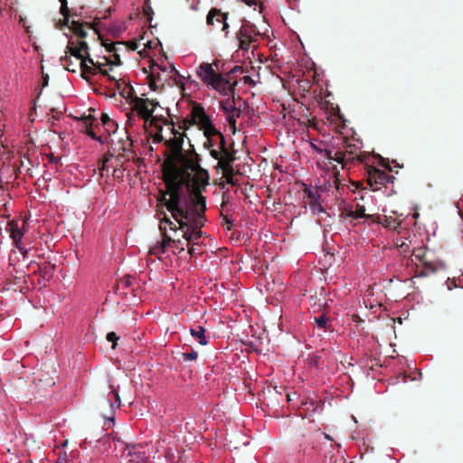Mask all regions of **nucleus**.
Masks as SVG:
<instances>
[{
    "label": "nucleus",
    "mask_w": 463,
    "mask_h": 463,
    "mask_svg": "<svg viewBox=\"0 0 463 463\" xmlns=\"http://www.w3.org/2000/svg\"><path fill=\"white\" fill-rule=\"evenodd\" d=\"M159 71L165 72L167 74H175L179 76V72L175 70V68L173 65L170 64H154L151 67V76L153 78L160 79Z\"/></svg>",
    "instance_id": "5701e85b"
},
{
    "label": "nucleus",
    "mask_w": 463,
    "mask_h": 463,
    "mask_svg": "<svg viewBox=\"0 0 463 463\" xmlns=\"http://www.w3.org/2000/svg\"><path fill=\"white\" fill-rule=\"evenodd\" d=\"M26 222L22 221V226L19 225L18 222L12 221L8 223V227L10 230V236L12 240L14 241V243L15 246L22 250L21 243H22V238L24 234V226Z\"/></svg>",
    "instance_id": "a211bd4d"
},
{
    "label": "nucleus",
    "mask_w": 463,
    "mask_h": 463,
    "mask_svg": "<svg viewBox=\"0 0 463 463\" xmlns=\"http://www.w3.org/2000/svg\"><path fill=\"white\" fill-rule=\"evenodd\" d=\"M150 13H152V8L151 6H145L144 7V14L148 16L150 14Z\"/></svg>",
    "instance_id": "37998d69"
},
{
    "label": "nucleus",
    "mask_w": 463,
    "mask_h": 463,
    "mask_svg": "<svg viewBox=\"0 0 463 463\" xmlns=\"http://www.w3.org/2000/svg\"><path fill=\"white\" fill-rule=\"evenodd\" d=\"M239 72L240 73L243 72V69L241 66L236 65L228 71V74L231 75V74L239 73Z\"/></svg>",
    "instance_id": "79ce46f5"
},
{
    "label": "nucleus",
    "mask_w": 463,
    "mask_h": 463,
    "mask_svg": "<svg viewBox=\"0 0 463 463\" xmlns=\"http://www.w3.org/2000/svg\"><path fill=\"white\" fill-rule=\"evenodd\" d=\"M184 201L187 203L186 207L171 205L170 200L165 201V207L178 223L181 237L186 241L188 254L193 257L198 254L196 247L203 235L202 228L205 222V201L200 195L184 197Z\"/></svg>",
    "instance_id": "f03ea898"
},
{
    "label": "nucleus",
    "mask_w": 463,
    "mask_h": 463,
    "mask_svg": "<svg viewBox=\"0 0 463 463\" xmlns=\"http://www.w3.org/2000/svg\"><path fill=\"white\" fill-rule=\"evenodd\" d=\"M345 150H341L343 153L346 154L345 161L341 163L345 165L347 162H354L355 160L359 162H364L366 160V156L362 149V143L359 140H356L352 143L349 140L344 141Z\"/></svg>",
    "instance_id": "f8f14e48"
},
{
    "label": "nucleus",
    "mask_w": 463,
    "mask_h": 463,
    "mask_svg": "<svg viewBox=\"0 0 463 463\" xmlns=\"http://www.w3.org/2000/svg\"><path fill=\"white\" fill-rule=\"evenodd\" d=\"M379 222L385 228H388L390 230H393L395 232L400 231L401 229H404L402 227V222L400 220H397L392 216H386L384 215L383 218L379 220Z\"/></svg>",
    "instance_id": "a878e982"
},
{
    "label": "nucleus",
    "mask_w": 463,
    "mask_h": 463,
    "mask_svg": "<svg viewBox=\"0 0 463 463\" xmlns=\"http://www.w3.org/2000/svg\"><path fill=\"white\" fill-rule=\"evenodd\" d=\"M107 403L110 408L111 411V416L108 417V419L113 420H114V413L116 410L120 406V398L117 392V390L112 389L109 392L107 400Z\"/></svg>",
    "instance_id": "393cba45"
},
{
    "label": "nucleus",
    "mask_w": 463,
    "mask_h": 463,
    "mask_svg": "<svg viewBox=\"0 0 463 463\" xmlns=\"http://www.w3.org/2000/svg\"><path fill=\"white\" fill-rule=\"evenodd\" d=\"M315 322L317 327L324 329L325 331L327 329L328 318L325 313L316 317Z\"/></svg>",
    "instance_id": "473e14b6"
},
{
    "label": "nucleus",
    "mask_w": 463,
    "mask_h": 463,
    "mask_svg": "<svg viewBox=\"0 0 463 463\" xmlns=\"http://www.w3.org/2000/svg\"><path fill=\"white\" fill-rule=\"evenodd\" d=\"M180 355L184 362H190L197 359L198 353L192 348L190 352L181 353Z\"/></svg>",
    "instance_id": "72a5a7b5"
},
{
    "label": "nucleus",
    "mask_w": 463,
    "mask_h": 463,
    "mask_svg": "<svg viewBox=\"0 0 463 463\" xmlns=\"http://www.w3.org/2000/svg\"><path fill=\"white\" fill-rule=\"evenodd\" d=\"M57 162H58V158L55 157L52 154H51L49 156V163H52V164L55 163L56 164Z\"/></svg>",
    "instance_id": "c03bdc74"
},
{
    "label": "nucleus",
    "mask_w": 463,
    "mask_h": 463,
    "mask_svg": "<svg viewBox=\"0 0 463 463\" xmlns=\"http://www.w3.org/2000/svg\"><path fill=\"white\" fill-rule=\"evenodd\" d=\"M338 218L344 226L350 230L355 225V220L365 218L369 219L370 215L365 214V208L364 205L356 204L355 208L353 204L342 201L338 204Z\"/></svg>",
    "instance_id": "423d86ee"
},
{
    "label": "nucleus",
    "mask_w": 463,
    "mask_h": 463,
    "mask_svg": "<svg viewBox=\"0 0 463 463\" xmlns=\"http://www.w3.org/2000/svg\"><path fill=\"white\" fill-rule=\"evenodd\" d=\"M318 187H309L306 189L307 204L308 205L313 215H317L318 222H326V218H331V213L326 212L322 203V195Z\"/></svg>",
    "instance_id": "6e6552de"
},
{
    "label": "nucleus",
    "mask_w": 463,
    "mask_h": 463,
    "mask_svg": "<svg viewBox=\"0 0 463 463\" xmlns=\"http://www.w3.org/2000/svg\"><path fill=\"white\" fill-rule=\"evenodd\" d=\"M204 137H206L204 146L207 147L208 149L220 146V137H218V134Z\"/></svg>",
    "instance_id": "2f4dec72"
},
{
    "label": "nucleus",
    "mask_w": 463,
    "mask_h": 463,
    "mask_svg": "<svg viewBox=\"0 0 463 463\" xmlns=\"http://www.w3.org/2000/svg\"><path fill=\"white\" fill-rule=\"evenodd\" d=\"M227 18L228 14L222 13L220 10L213 8L207 14L206 22L208 25H212L214 28H220V30L227 36L229 33Z\"/></svg>",
    "instance_id": "ddd939ff"
},
{
    "label": "nucleus",
    "mask_w": 463,
    "mask_h": 463,
    "mask_svg": "<svg viewBox=\"0 0 463 463\" xmlns=\"http://www.w3.org/2000/svg\"><path fill=\"white\" fill-rule=\"evenodd\" d=\"M300 452L302 453L303 458L309 463H316L321 459L320 452L316 445L303 447L300 449Z\"/></svg>",
    "instance_id": "4be33fe9"
},
{
    "label": "nucleus",
    "mask_w": 463,
    "mask_h": 463,
    "mask_svg": "<svg viewBox=\"0 0 463 463\" xmlns=\"http://www.w3.org/2000/svg\"><path fill=\"white\" fill-rule=\"evenodd\" d=\"M196 74L209 90H215L221 96H231L235 91L237 81H232L216 71L209 62H201L196 68Z\"/></svg>",
    "instance_id": "7ed1b4c3"
},
{
    "label": "nucleus",
    "mask_w": 463,
    "mask_h": 463,
    "mask_svg": "<svg viewBox=\"0 0 463 463\" xmlns=\"http://www.w3.org/2000/svg\"><path fill=\"white\" fill-rule=\"evenodd\" d=\"M210 65L213 66V68H214V70H216V71H218L219 73L221 74H223L224 72V63L220 61V60H214L212 63H210Z\"/></svg>",
    "instance_id": "e433bc0d"
},
{
    "label": "nucleus",
    "mask_w": 463,
    "mask_h": 463,
    "mask_svg": "<svg viewBox=\"0 0 463 463\" xmlns=\"http://www.w3.org/2000/svg\"><path fill=\"white\" fill-rule=\"evenodd\" d=\"M185 126H197L200 130L203 131L204 136H212L218 134L220 137V146L223 148L224 137L215 128L210 116H208L203 106L195 104L193 106L189 116L184 120Z\"/></svg>",
    "instance_id": "20e7f679"
},
{
    "label": "nucleus",
    "mask_w": 463,
    "mask_h": 463,
    "mask_svg": "<svg viewBox=\"0 0 463 463\" xmlns=\"http://www.w3.org/2000/svg\"><path fill=\"white\" fill-rule=\"evenodd\" d=\"M66 53H70L66 49ZM61 65L68 71L76 72L77 64L71 60V56L65 54L60 58Z\"/></svg>",
    "instance_id": "7c9ffc66"
},
{
    "label": "nucleus",
    "mask_w": 463,
    "mask_h": 463,
    "mask_svg": "<svg viewBox=\"0 0 463 463\" xmlns=\"http://www.w3.org/2000/svg\"><path fill=\"white\" fill-rule=\"evenodd\" d=\"M241 80L244 84L248 85V86H254L255 85V81L251 79L250 76H248V75H245L241 78Z\"/></svg>",
    "instance_id": "a19ab883"
},
{
    "label": "nucleus",
    "mask_w": 463,
    "mask_h": 463,
    "mask_svg": "<svg viewBox=\"0 0 463 463\" xmlns=\"http://www.w3.org/2000/svg\"><path fill=\"white\" fill-rule=\"evenodd\" d=\"M96 70L97 73H101L103 75L108 76L109 80L111 81H118L116 76L109 74V64L107 63V61L105 60V62L100 61H94V64H92Z\"/></svg>",
    "instance_id": "c756f323"
},
{
    "label": "nucleus",
    "mask_w": 463,
    "mask_h": 463,
    "mask_svg": "<svg viewBox=\"0 0 463 463\" xmlns=\"http://www.w3.org/2000/svg\"><path fill=\"white\" fill-rule=\"evenodd\" d=\"M210 155L216 160H218L219 164L222 167H225L228 165V161L224 158L228 156V151L225 147V144L223 145V148L221 146H217L214 148H211Z\"/></svg>",
    "instance_id": "b1692460"
},
{
    "label": "nucleus",
    "mask_w": 463,
    "mask_h": 463,
    "mask_svg": "<svg viewBox=\"0 0 463 463\" xmlns=\"http://www.w3.org/2000/svg\"><path fill=\"white\" fill-rule=\"evenodd\" d=\"M110 52H116L117 51V48H116V45H113L110 49H109Z\"/></svg>",
    "instance_id": "49530a36"
},
{
    "label": "nucleus",
    "mask_w": 463,
    "mask_h": 463,
    "mask_svg": "<svg viewBox=\"0 0 463 463\" xmlns=\"http://www.w3.org/2000/svg\"><path fill=\"white\" fill-rule=\"evenodd\" d=\"M115 162H116V165H114V167H112V169H113V175L115 177H119L121 173H120V171H119V169L118 167L121 165L120 158L117 157L115 159Z\"/></svg>",
    "instance_id": "58836bf2"
},
{
    "label": "nucleus",
    "mask_w": 463,
    "mask_h": 463,
    "mask_svg": "<svg viewBox=\"0 0 463 463\" xmlns=\"http://www.w3.org/2000/svg\"><path fill=\"white\" fill-rule=\"evenodd\" d=\"M100 121L105 128V130L109 133H115L118 128V124L115 120L111 119L109 115L102 113L100 117Z\"/></svg>",
    "instance_id": "c85d7f7f"
},
{
    "label": "nucleus",
    "mask_w": 463,
    "mask_h": 463,
    "mask_svg": "<svg viewBox=\"0 0 463 463\" xmlns=\"http://www.w3.org/2000/svg\"><path fill=\"white\" fill-rule=\"evenodd\" d=\"M106 338L109 342L113 343L112 348H115L116 345H117V341L118 340V336L117 335V334L115 332H109L107 334Z\"/></svg>",
    "instance_id": "4c0bfd02"
},
{
    "label": "nucleus",
    "mask_w": 463,
    "mask_h": 463,
    "mask_svg": "<svg viewBox=\"0 0 463 463\" xmlns=\"http://www.w3.org/2000/svg\"><path fill=\"white\" fill-rule=\"evenodd\" d=\"M114 159V155L109 151L105 153L102 158L98 163V169L99 171L100 176L105 177L109 175V169L114 167L116 164L112 161Z\"/></svg>",
    "instance_id": "aec40b11"
},
{
    "label": "nucleus",
    "mask_w": 463,
    "mask_h": 463,
    "mask_svg": "<svg viewBox=\"0 0 463 463\" xmlns=\"http://www.w3.org/2000/svg\"><path fill=\"white\" fill-rule=\"evenodd\" d=\"M438 268L434 262L422 261L420 264L416 265L415 277L423 278L428 277L437 271Z\"/></svg>",
    "instance_id": "412c9836"
},
{
    "label": "nucleus",
    "mask_w": 463,
    "mask_h": 463,
    "mask_svg": "<svg viewBox=\"0 0 463 463\" xmlns=\"http://www.w3.org/2000/svg\"><path fill=\"white\" fill-rule=\"evenodd\" d=\"M310 145L314 151L326 156L330 161H335L337 163H343L345 161L346 154L343 153L341 149H336L333 146L328 148H322L314 143H311Z\"/></svg>",
    "instance_id": "dca6fc26"
},
{
    "label": "nucleus",
    "mask_w": 463,
    "mask_h": 463,
    "mask_svg": "<svg viewBox=\"0 0 463 463\" xmlns=\"http://www.w3.org/2000/svg\"><path fill=\"white\" fill-rule=\"evenodd\" d=\"M205 331V328L202 326H195L190 328L191 335L196 339L201 345H206L208 344Z\"/></svg>",
    "instance_id": "bb28decb"
},
{
    "label": "nucleus",
    "mask_w": 463,
    "mask_h": 463,
    "mask_svg": "<svg viewBox=\"0 0 463 463\" xmlns=\"http://www.w3.org/2000/svg\"><path fill=\"white\" fill-rule=\"evenodd\" d=\"M323 435H324V437H325L326 439H328V440H330V441H333V438H332L330 435H328V434H326V433H325V432L323 433Z\"/></svg>",
    "instance_id": "a18cd8bd"
},
{
    "label": "nucleus",
    "mask_w": 463,
    "mask_h": 463,
    "mask_svg": "<svg viewBox=\"0 0 463 463\" xmlns=\"http://www.w3.org/2000/svg\"><path fill=\"white\" fill-rule=\"evenodd\" d=\"M413 256H414L416 259H418V260H421V256H420V255H419V254H413Z\"/></svg>",
    "instance_id": "de8ad7c7"
},
{
    "label": "nucleus",
    "mask_w": 463,
    "mask_h": 463,
    "mask_svg": "<svg viewBox=\"0 0 463 463\" xmlns=\"http://www.w3.org/2000/svg\"><path fill=\"white\" fill-rule=\"evenodd\" d=\"M75 43L73 41L68 42L66 49L69 51L71 56L75 57L80 61V69L81 71V76L84 79H88L92 75L97 74L96 68L92 65L94 64V60L90 55V48L85 41L77 42V44L74 45Z\"/></svg>",
    "instance_id": "39448f33"
},
{
    "label": "nucleus",
    "mask_w": 463,
    "mask_h": 463,
    "mask_svg": "<svg viewBox=\"0 0 463 463\" xmlns=\"http://www.w3.org/2000/svg\"><path fill=\"white\" fill-rule=\"evenodd\" d=\"M61 3L60 13L61 15L65 16L66 21L68 22V14H69V7L67 0H59Z\"/></svg>",
    "instance_id": "c9c22d12"
},
{
    "label": "nucleus",
    "mask_w": 463,
    "mask_h": 463,
    "mask_svg": "<svg viewBox=\"0 0 463 463\" xmlns=\"http://www.w3.org/2000/svg\"><path fill=\"white\" fill-rule=\"evenodd\" d=\"M161 232L163 233L162 241H157L149 250V254L154 255L158 260H161L163 256L170 250L172 245L170 235H167L165 231H161Z\"/></svg>",
    "instance_id": "f3484780"
},
{
    "label": "nucleus",
    "mask_w": 463,
    "mask_h": 463,
    "mask_svg": "<svg viewBox=\"0 0 463 463\" xmlns=\"http://www.w3.org/2000/svg\"><path fill=\"white\" fill-rule=\"evenodd\" d=\"M105 60L107 61V63L109 64V71H112V66L113 65H119L120 64V58H119V55L116 52H114L113 54H111L109 56V58H105Z\"/></svg>",
    "instance_id": "f704fd0d"
},
{
    "label": "nucleus",
    "mask_w": 463,
    "mask_h": 463,
    "mask_svg": "<svg viewBox=\"0 0 463 463\" xmlns=\"http://www.w3.org/2000/svg\"><path fill=\"white\" fill-rule=\"evenodd\" d=\"M224 97L226 99L220 102V109L225 114L229 126L235 129L237 118L241 115V109L236 106L234 92L231 96Z\"/></svg>",
    "instance_id": "9d476101"
},
{
    "label": "nucleus",
    "mask_w": 463,
    "mask_h": 463,
    "mask_svg": "<svg viewBox=\"0 0 463 463\" xmlns=\"http://www.w3.org/2000/svg\"><path fill=\"white\" fill-rule=\"evenodd\" d=\"M368 185L373 190H379L380 185H385L391 182V176L384 171L373 168L368 171Z\"/></svg>",
    "instance_id": "4468645a"
},
{
    "label": "nucleus",
    "mask_w": 463,
    "mask_h": 463,
    "mask_svg": "<svg viewBox=\"0 0 463 463\" xmlns=\"http://www.w3.org/2000/svg\"><path fill=\"white\" fill-rule=\"evenodd\" d=\"M160 231L167 232V230L173 232V235H170V241L172 242L171 251L173 254H181L184 252L186 248V241H182L181 232L178 229V223L176 221H171L169 218L165 217L161 220L159 224Z\"/></svg>",
    "instance_id": "1a4fd4ad"
},
{
    "label": "nucleus",
    "mask_w": 463,
    "mask_h": 463,
    "mask_svg": "<svg viewBox=\"0 0 463 463\" xmlns=\"http://www.w3.org/2000/svg\"><path fill=\"white\" fill-rule=\"evenodd\" d=\"M259 35L260 32L257 30L256 25L248 21L243 22L237 33L240 48L244 52H248L250 49L253 51L258 46Z\"/></svg>",
    "instance_id": "0eeeda50"
},
{
    "label": "nucleus",
    "mask_w": 463,
    "mask_h": 463,
    "mask_svg": "<svg viewBox=\"0 0 463 463\" xmlns=\"http://www.w3.org/2000/svg\"><path fill=\"white\" fill-rule=\"evenodd\" d=\"M63 16V21L61 23V25L69 26V28L71 30V32L80 39L79 40H73L72 38L69 39V42L71 40L75 43L74 45L77 44V42L84 41V38L87 37L88 32L83 28V25L79 23L78 21H71V24L69 25L70 21L68 22L65 19V16ZM70 16V14H68V17Z\"/></svg>",
    "instance_id": "6ab92c4d"
},
{
    "label": "nucleus",
    "mask_w": 463,
    "mask_h": 463,
    "mask_svg": "<svg viewBox=\"0 0 463 463\" xmlns=\"http://www.w3.org/2000/svg\"><path fill=\"white\" fill-rule=\"evenodd\" d=\"M402 230L403 229H401L397 232L398 235L394 239V244L401 253H408L415 249V247L412 246L415 235L411 237L409 234L407 236L406 232H403Z\"/></svg>",
    "instance_id": "2eb2a0df"
},
{
    "label": "nucleus",
    "mask_w": 463,
    "mask_h": 463,
    "mask_svg": "<svg viewBox=\"0 0 463 463\" xmlns=\"http://www.w3.org/2000/svg\"><path fill=\"white\" fill-rule=\"evenodd\" d=\"M156 106L157 102L148 99L136 97L132 100L133 111H136L137 114L146 122L150 119Z\"/></svg>",
    "instance_id": "9b49d317"
},
{
    "label": "nucleus",
    "mask_w": 463,
    "mask_h": 463,
    "mask_svg": "<svg viewBox=\"0 0 463 463\" xmlns=\"http://www.w3.org/2000/svg\"><path fill=\"white\" fill-rule=\"evenodd\" d=\"M94 121H95V118H86L85 121L83 122L82 131L86 135H88L91 139L98 141L99 143H102L103 141L101 139V137L97 136L92 129Z\"/></svg>",
    "instance_id": "cd10ccee"
},
{
    "label": "nucleus",
    "mask_w": 463,
    "mask_h": 463,
    "mask_svg": "<svg viewBox=\"0 0 463 463\" xmlns=\"http://www.w3.org/2000/svg\"><path fill=\"white\" fill-rule=\"evenodd\" d=\"M68 462H69V458H68L67 453L65 451H61L55 463H68Z\"/></svg>",
    "instance_id": "ea45409f"
},
{
    "label": "nucleus",
    "mask_w": 463,
    "mask_h": 463,
    "mask_svg": "<svg viewBox=\"0 0 463 463\" xmlns=\"http://www.w3.org/2000/svg\"><path fill=\"white\" fill-rule=\"evenodd\" d=\"M174 137L167 141L171 151L170 157L165 161L164 175L169 194L171 205L186 207L184 197L191 196L188 193H200L208 184V172L201 167L198 155L193 149L183 150V136L172 128Z\"/></svg>",
    "instance_id": "f257e3e1"
}]
</instances>
